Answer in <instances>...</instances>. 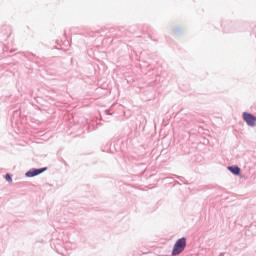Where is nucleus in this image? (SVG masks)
<instances>
[{"label":"nucleus","instance_id":"1","mask_svg":"<svg viewBox=\"0 0 256 256\" xmlns=\"http://www.w3.org/2000/svg\"><path fill=\"white\" fill-rule=\"evenodd\" d=\"M185 247H187V239L185 238H180L176 241L174 244L173 250H172V255H181L185 251Z\"/></svg>","mask_w":256,"mask_h":256},{"label":"nucleus","instance_id":"2","mask_svg":"<svg viewBox=\"0 0 256 256\" xmlns=\"http://www.w3.org/2000/svg\"><path fill=\"white\" fill-rule=\"evenodd\" d=\"M243 120L245 121V123H247L249 127H255L256 125V117L251 113L244 112Z\"/></svg>","mask_w":256,"mask_h":256},{"label":"nucleus","instance_id":"3","mask_svg":"<svg viewBox=\"0 0 256 256\" xmlns=\"http://www.w3.org/2000/svg\"><path fill=\"white\" fill-rule=\"evenodd\" d=\"M46 170L47 168L31 169L26 173V177H36V175H41V173H44Z\"/></svg>","mask_w":256,"mask_h":256},{"label":"nucleus","instance_id":"4","mask_svg":"<svg viewBox=\"0 0 256 256\" xmlns=\"http://www.w3.org/2000/svg\"><path fill=\"white\" fill-rule=\"evenodd\" d=\"M228 171L233 173V175H239L241 173V168H239L237 166H229Z\"/></svg>","mask_w":256,"mask_h":256},{"label":"nucleus","instance_id":"5","mask_svg":"<svg viewBox=\"0 0 256 256\" xmlns=\"http://www.w3.org/2000/svg\"><path fill=\"white\" fill-rule=\"evenodd\" d=\"M5 179L6 181H8V183H11L13 181V179L11 178V175L9 174H6Z\"/></svg>","mask_w":256,"mask_h":256}]
</instances>
